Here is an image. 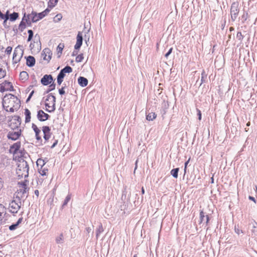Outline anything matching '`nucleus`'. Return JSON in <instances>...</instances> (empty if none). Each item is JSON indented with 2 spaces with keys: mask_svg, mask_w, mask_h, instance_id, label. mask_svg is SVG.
Segmentation results:
<instances>
[{
  "mask_svg": "<svg viewBox=\"0 0 257 257\" xmlns=\"http://www.w3.org/2000/svg\"><path fill=\"white\" fill-rule=\"evenodd\" d=\"M18 168L17 169V173L18 177H24L25 178H27L29 176V167L27 162L25 159H21L18 161Z\"/></svg>",
  "mask_w": 257,
  "mask_h": 257,
  "instance_id": "nucleus-3",
  "label": "nucleus"
},
{
  "mask_svg": "<svg viewBox=\"0 0 257 257\" xmlns=\"http://www.w3.org/2000/svg\"><path fill=\"white\" fill-rule=\"evenodd\" d=\"M34 93V90H33L31 92V93L29 94L28 97L27 98V99L26 100V102H28L30 100V99L32 98Z\"/></svg>",
  "mask_w": 257,
  "mask_h": 257,
  "instance_id": "nucleus-54",
  "label": "nucleus"
},
{
  "mask_svg": "<svg viewBox=\"0 0 257 257\" xmlns=\"http://www.w3.org/2000/svg\"><path fill=\"white\" fill-rule=\"evenodd\" d=\"M28 35H29L28 37H32L33 38V36H34L33 31L32 30H29L28 31Z\"/></svg>",
  "mask_w": 257,
  "mask_h": 257,
  "instance_id": "nucleus-58",
  "label": "nucleus"
},
{
  "mask_svg": "<svg viewBox=\"0 0 257 257\" xmlns=\"http://www.w3.org/2000/svg\"><path fill=\"white\" fill-rule=\"evenodd\" d=\"M52 53L50 49L45 48L42 53V55L44 56L43 59L49 61L51 59V56Z\"/></svg>",
  "mask_w": 257,
  "mask_h": 257,
  "instance_id": "nucleus-15",
  "label": "nucleus"
},
{
  "mask_svg": "<svg viewBox=\"0 0 257 257\" xmlns=\"http://www.w3.org/2000/svg\"><path fill=\"white\" fill-rule=\"evenodd\" d=\"M157 117V114L155 112H146V119L149 121H152Z\"/></svg>",
  "mask_w": 257,
  "mask_h": 257,
  "instance_id": "nucleus-24",
  "label": "nucleus"
},
{
  "mask_svg": "<svg viewBox=\"0 0 257 257\" xmlns=\"http://www.w3.org/2000/svg\"><path fill=\"white\" fill-rule=\"evenodd\" d=\"M29 190V188H24L20 189L19 190H18L17 192H18V193H22V194H24L27 192H28Z\"/></svg>",
  "mask_w": 257,
  "mask_h": 257,
  "instance_id": "nucleus-45",
  "label": "nucleus"
},
{
  "mask_svg": "<svg viewBox=\"0 0 257 257\" xmlns=\"http://www.w3.org/2000/svg\"><path fill=\"white\" fill-rule=\"evenodd\" d=\"M26 65L30 67L34 66L36 63L35 58L32 56H26Z\"/></svg>",
  "mask_w": 257,
  "mask_h": 257,
  "instance_id": "nucleus-16",
  "label": "nucleus"
},
{
  "mask_svg": "<svg viewBox=\"0 0 257 257\" xmlns=\"http://www.w3.org/2000/svg\"><path fill=\"white\" fill-rule=\"evenodd\" d=\"M8 90L13 91L14 89L11 82L5 80L3 83L0 84V92H4Z\"/></svg>",
  "mask_w": 257,
  "mask_h": 257,
  "instance_id": "nucleus-11",
  "label": "nucleus"
},
{
  "mask_svg": "<svg viewBox=\"0 0 257 257\" xmlns=\"http://www.w3.org/2000/svg\"><path fill=\"white\" fill-rule=\"evenodd\" d=\"M9 14V11H8L6 13V15L3 14L1 11L0 10V19L2 20H4L3 24L5 25V23L7 22V20H8V18L7 15Z\"/></svg>",
  "mask_w": 257,
  "mask_h": 257,
  "instance_id": "nucleus-32",
  "label": "nucleus"
},
{
  "mask_svg": "<svg viewBox=\"0 0 257 257\" xmlns=\"http://www.w3.org/2000/svg\"><path fill=\"white\" fill-rule=\"evenodd\" d=\"M58 0H49L48 3V8L52 9L57 4Z\"/></svg>",
  "mask_w": 257,
  "mask_h": 257,
  "instance_id": "nucleus-31",
  "label": "nucleus"
},
{
  "mask_svg": "<svg viewBox=\"0 0 257 257\" xmlns=\"http://www.w3.org/2000/svg\"><path fill=\"white\" fill-rule=\"evenodd\" d=\"M46 162L47 161H46L45 160L40 158L37 160L36 164L38 167L39 166H40V167H43Z\"/></svg>",
  "mask_w": 257,
  "mask_h": 257,
  "instance_id": "nucleus-34",
  "label": "nucleus"
},
{
  "mask_svg": "<svg viewBox=\"0 0 257 257\" xmlns=\"http://www.w3.org/2000/svg\"><path fill=\"white\" fill-rule=\"evenodd\" d=\"M9 125L12 130L18 128L21 124V118L19 116H14V119H9Z\"/></svg>",
  "mask_w": 257,
  "mask_h": 257,
  "instance_id": "nucleus-9",
  "label": "nucleus"
},
{
  "mask_svg": "<svg viewBox=\"0 0 257 257\" xmlns=\"http://www.w3.org/2000/svg\"><path fill=\"white\" fill-rule=\"evenodd\" d=\"M65 73H70L72 72V68L68 65H67L64 68L61 69Z\"/></svg>",
  "mask_w": 257,
  "mask_h": 257,
  "instance_id": "nucleus-37",
  "label": "nucleus"
},
{
  "mask_svg": "<svg viewBox=\"0 0 257 257\" xmlns=\"http://www.w3.org/2000/svg\"><path fill=\"white\" fill-rule=\"evenodd\" d=\"M70 199H71V195L68 194L67 196L66 197V198L62 204V208L67 205V204H68V202L70 201Z\"/></svg>",
  "mask_w": 257,
  "mask_h": 257,
  "instance_id": "nucleus-39",
  "label": "nucleus"
},
{
  "mask_svg": "<svg viewBox=\"0 0 257 257\" xmlns=\"http://www.w3.org/2000/svg\"><path fill=\"white\" fill-rule=\"evenodd\" d=\"M239 13L238 4L233 2L230 8L231 18L232 21H235Z\"/></svg>",
  "mask_w": 257,
  "mask_h": 257,
  "instance_id": "nucleus-8",
  "label": "nucleus"
},
{
  "mask_svg": "<svg viewBox=\"0 0 257 257\" xmlns=\"http://www.w3.org/2000/svg\"><path fill=\"white\" fill-rule=\"evenodd\" d=\"M21 135V130L19 131H14V130L12 132H10L8 134V138L9 139H11L13 141L17 140Z\"/></svg>",
  "mask_w": 257,
  "mask_h": 257,
  "instance_id": "nucleus-14",
  "label": "nucleus"
},
{
  "mask_svg": "<svg viewBox=\"0 0 257 257\" xmlns=\"http://www.w3.org/2000/svg\"><path fill=\"white\" fill-rule=\"evenodd\" d=\"M51 129L48 126H44L42 127V131L44 134H51Z\"/></svg>",
  "mask_w": 257,
  "mask_h": 257,
  "instance_id": "nucleus-38",
  "label": "nucleus"
},
{
  "mask_svg": "<svg viewBox=\"0 0 257 257\" xmlns=\"http://www.w3.org/2000/svg\"><path fill=\"white\" fill-rule=\"evenodd\" d=\"M37 35H36L35 36V40L34 42H31L30 44L29 47L31 50H34V51H37V52H39L41 49V43L40 41V38L39 36H38V40H36Z\"/></svg>",
  "mask_w": 257,
  "mask_h": 257,
  "instance_id": "nucleus-10",
  "label": "nucleus"
},
{
  "mask_svg": "<svg viewBox=\"0 0 257 257\" xmlns=\"http://www.w3.org/2000/svg\"><path fill=\"white\" fill-rule=\"evenodd\" d=\"M207 74L206 73L204 70H203L201 73V83L200 84V86L201 85V84L205 82L206 79L207 78Z\"/></svg>",
  "mask_w": 257,
  "mask_h": 257,
  "instance_id": "nucleus-35",
  "label": "nucleus"
},
{
  "mask_svg": "<svg viewBox=\"0 0 257 257\" xmlns=\"http://www.w3.org/2000/svg\"><path fill=\"white\" fill-rule=\"evenodd\" d=\"M31 112L28 108L25 109V123H28L31 121Z\"/></svg>",
  "mask_w": 257,
  "mask_h": 257,
  "instance_id": "nucleus-25",
  "label": "nucleus"
},
{
  "mask_svg": "<svg viewBox=\"0 0 257 257\" xmlns=\"http://www.w3.org/2000/svg\"><path fill=\"white\" fill-rule=\"evenodd\" d=\"M190 160V158H189V159L185 163V164H184V175L186 174V170H187V165L189 163V161Z\"/></svg>",
  "mask_w": 257,
  "mask_h": 257,
  "instance_id": "nucleus-53",
  "label": "nucleus"
},
{
  "mask_svg": "<svg viewBox=\"0 0 257 257\" xmlns=\"http://www.w3.org/2000/svg\"><path fill=\"white\" fill-rule=\"evenodd\" d=\"M71 146H63V149L60 151L61 153L64 152V154H66L67 152L70 151V147Z\"/></svg>",
  "mask_w": 257,
  "mask_h": 257,
  "instance_id": "nucleus-43",
  "label": "nucleus"
},
{
  "mask_svg": "<svg viewBox=\"0 0 257 257\" xmlns=\"http://www.w3.org/2000/svg\"><path fill=\"white\" fill-rule=\"evenodd\" d=\"M34 193L38 197L39 195V190H35V191H34Z\"/></svg>",
  "mask_w": 257,
  "mask_h": 257,
  "instance_id": "nucleus-64",
  "label": "nucleus"
},
{
  "mask_svg": "<svg viewBox=\"0 0 257 257\" xmlns=\"http://www.w3.org/2000/svg\"><path fill=\"white\" fill-rule=\"evenodd\" d=\"M37 117L39 121H44L48 119L50 117V115L45 113L43 110H39L37 112Z\"/></svg>",
  "mask_w": 257,
  "mask_h": 257,
  "instance_id": "nucleus-13",
  "label": "nucleus"
},
{
  "mask_svg": "<svg viewBox=\"0 0 257 257\" xmlns=\"http://www.w3.org/2000/svg\"><path fill=\"white\" fill-rule=\"evenodd\" d=\"M32 127L33 130H34V132L35 133L36 139L38 140H41V138L39 136V134L40 133L41 131L39 129V128L37 127V126L34 123L32 124Z\"/></svg>",
  "mask_w": 257,
  "mask_h": 257,
  "instance_id": "nucleus-19",
  "label": "nucleus"
},
{
  "mask_svg": "<svg viewBox=\"0 0 257 257\" xmlns=\"http://www.w3.org/2000/svg\"><path fill=\"white\" fill-rule=\"evenodd\" d=\"M76 43L74 46V50L72 54V56H76L78 54V51L82 45L83 36L81 32H79L76 37Z\"/></svg>",
  "mask_w": 257,
  "mask_h": 257,
  "instance_id": "nucleus-7",
  "label": "nucleus"
},
{
  "mask_svg": "<svg viewBox=\"0 0 257 257\" xmlns=\"http://www.w3.org/2000/svg\"><path fill=\"white\" fill-rule=\"evenodd\" d=\"M199 216H200L199 223L200 224L203 221L204 217H206V216H205V215H204V213L203 210L200 211Z\"/></svg>",
  "mask_w": 257,
  "mask_h": 257,
  "instance_id": "nucleus-42",
  "label": "nucleus"
},
{
  "mask_svg": "<svg viewBox=\"0 0 257 257\" xmlns=\"http://www.w3.org/2000/svg\"><path fill=\"white\" fill-rule=\"evenodd\" d=\"M63 81V79L57 77V83L59 85H60L62 84Z\"/></svg>",
  "mask_w": 257,
  "mask_h": 257,
  "instance_id": "nucleus-60",
  "label": "nucleus"
},
{
  "mask_svg": "<svg viewBox=\"0 0 257 257\" xmlns=\"http://www.w3.org/2000/svg\"><path fill=\"white\" fill-rule=\"evenodd\" d=\"M22 196H19L16 195V198L18 199V202H17L16 200H12L9 204L10 212L12 213H17L19 210L20 209L22 205L21 198Z\"/></svg>",
  "mask_w": 257,
  "mask_h": 257,
  "instance_id": "nucleus-4",
  "label": "nucleus"
},
{
  "mask_svg": "<svg viewBox=\"0 0 257 257\" xmlns=\"http://www.w3.org/2000/svg\"><path fill=\"white\" fill-rule=\"evenodd\" d=\"M38 172L42 176H46L48 172V169L43 167L38 168Z\"/></svg>",
  "mask_w": 257,
  "mask_h": 257,
  "instance_id": "nucleus-30",
  "label": "nucleus"
},
{
  "mask_svg": "<svg viewBox=\"0 0 257 257\" xmlns=\"http://www.w3.org/2000/svg\"><path fill=\"white\" fill-rule=\"evenodd\" d=\"M64 47V45L63 43H60L58 45V46H57V55H58V58L60 57Z\"/></svg>",
  "mask_w": 257,
  "mask_h": 257,
  "instance_id": "nucleus-28",
  "label": "nucleus"
},
{
  "mask_svg": "<svg viewBox=\"0 0 257 257\" xmlns=\"http://www.w3.org/2000/svg\"><path fill=\"white\" fill-rule=\"evenodd\" d=\"M50 135L51 134H44V139L46 141L48 140L50 138Z\"/></svg>",
  "mask_w": 257,
  "mask_h": 257,
  "instance_id": "nucleus-61",
  "label": "nucleus"
},
{
  "mask_svg": "<svg viewBox=\"0 0 257 257\" xmlns=\"http://www.w3.org/2000/svg\"><path fill=\"white\" fill-rule=\"evenodd\" d=\"M88 80L86 78L83 77V76H80L78 78V83L80 86L81 87H85L88 84Z\"/></svg>",
  "mask_w": 257,
  "mask_h": 257,
  "instance_id": "nucleus-17",
  "label": "nucleus"
},
{
  "mask_svg": "<svg viewBox=\"0 0 257 257\" xmlns=\"http://www.w3.org/2000/svg\"><path fill=\"white\" fill-rule=\"evenodd\" d=\"M234 230L235 233L237 234H239L240 233H243L242 231L238 228V226H237V227L236 225L235 226Z\"/></svg>",
  "mask_w": 257,
  "mask_h": 257,
  "instance_id": "nucleus-51",
  "label": "nucleus"
},
{
  "mask_svg": "<svg viewBox=\"0 0 257 257\" xmlns=\"http://www.w3.org/2000/svg\"><path fill=\"white\" fill-rule=\"evenodd\" d=\"M65 73L63 71H62V70H61L60 72L59 73V74L57 75V77H59L60 78H62L63 79L65 77Z\"/></svg>",
  "mask_w": 257,
  "mask_h": 257,
  "instance_id": "nucleus-48",
  "label": "nucleus"
},
{
  "mask_svg": "<svg viewBox=\"0 0 257 257\" xmlns=\"http://www.w3.org/2000/svg\"><path fill=\"white\" fill-rule=\"evenodd\" d=\"M63 234L61 233L59 236L57 237L56 238V242L57 243H61V241L63 240Z\"/></svg>",
  "mask_w": 257,
  "mask_h": 257,
  "instance_id": "nucleus-47",
  "label": "nucleus"
},
{
  "mask_svg": "<svg viewBox=\"0 0 257 257\" xmlns=\"http://www.w3.org/2000/svg\"><path fill=\"white\" fill-rule=\"evenodd\" d=\"M3 187V182L2 181V179L1 178H0V190L2 189Z\"/></svg>",
  "mask_w": 257,
  "mask_h": 257,
  "instance_id": "nucleus-62",
  "label": "nucleus"
},
{
  "mask_svg": "<svg viewBox=\"0 0 257 257\" xmlns=\"http://www.w3.org/2000/svg\"><path fill=\"white\" fill-rule=\"evenodd\" d=\"M104 231V229L102 223H100L96 229V237L98 239L99 235Z\"/></svg>",
  "mask_w": 257,
  "mask_h": 257,
  "instance_id": "nucleus-22",
  "label": "nucleus"
},
{
  "mask_svg": "<svg viewBox=\"0 0 257 257\" xmlns=\"http://www.w3.org/2000/svg\"><path fill=\"white\" fill-rule=\"evenodd\" d=\"M55 86H56V84L54 83V82L51 83L49 86V88L46 91V93H48L49 92L54 90L55 89Z\"/></svg>",
  "mask_w": 257,
  "mask_h": 257,
  "instance_id": "nucleus-41",
  "label": "nucleus"
},
{
  "mask_svg": "<svg viewBox=\"0 0 257 257\" xmlns=\"http://www.w3.org/2000/svg\"><path fill=\"white\" fill-rule=\"evenodd\" d=\"M236 37L240 41L242 40L243 38V36L240 32H237Z\"/></svg>",
  "mask_w": 257,
  "mask_h": 257,
  "instance_id": "nucleus-50",
  "label": "nucleus"
},
{
  "mask_svg": "<svg viewBox=\"0 0 257 257\" xmlns=\"http://www.w3.org/2000/svg\"><path fill=\"white\" fill-rule=\"evenodd\" d=\"M172 50H173V48H171L169 51L167 52V53H166V54L165 55V57H166V58H168V57L171 54V53L172 52Z\"/></svg>",
  "mask_w": 257,
  "mask_h": 257,
  "instance_id": "nucleus-59",
  "label": "nucleus"
},
{
  "mask_svg": "<svg viewBox=\"0 0 257 257\" xmlns=\"http://www.w3.org/2000/svg\"><path fill=\"white\" fill-rule=\"evenodd\" d=\"M241 18L244 21H246L248 18V13L247 12H244Z\"/></svg>",
  "mask_w": 257,
  "mask_h": 257,
  "instance_id": "nucleus-52",
  "label": "nucleus"
},
{
  "mask_svg": "<svg viewBox=\"0 0 257 257\" xmlns=\"http://www.w3.org/2000/svg\"><path fill=\"white\" fill-rule=\"evenodd\" d=\"M32 15H31V14H28L27 15L25 13V23L27 24L28 26H31L32 23H33L32 22Z\"/></svg>",
  "mask_w": 257,
  "mask_h": 257,
  "instance_id": "nucleus-26",
  "label": "nucleus"
},
{
  "mask_svg": "<svg viewBox=\"0 0 257 257\" xmlns=\"http://www.w3.org/2000/svg\"><path fill=\"white\" fill-rule=\"evenodd\" d=\"M59 93L61 95H64L65 94V89H64V88H61L59 89Z\"/></svg>",
  "mask_w": 257,
  "mask_h": 257,
  "instance_id": "nucleus-57",
  "label": "nucleus"
},
{
  "mask_svg": "<svg viewBox=\"0 0 257 257\" xmlns=\"http://www.w3.org/2000/svg\"><path fill=\"white\" fill-rule=\"evenodd\" d=\"M10 153L13 154V160L19 161L21 159H24L28 156L24 148H21V146H11L9 150Z\"/></svg>",
  "mask_w": 257,
  "mask_h": 257,
  "instance_id": "nucleus-2",
  "label": "nucleus"
},
{
  "mask_svg": "<svg viewBox=\"0 0 257 257\" xmlns=\"http://www.w3.org/2000/svg\"><path fill=\"white\" fill-rule=\"evenodd\" d=\"M197 116H198V119H199V120H201V117H201V111H200L199 109H198V108H197Z\"/></svg>",
  "mask_w": 257,
  "mask_h": 257,
  "instance_id": "nucleus-56",
  "label": "nucleus"
},
{
  "mask_svg": "<svg viewBox=\"0 0 257 257\" xmlns=\"http://www.w3.org/2000/svg\"><path fill=\"white\" fill-rule=\"evenodd\" d=\"M29 78V74L26 71H22L20 74V79L22 80H27Z\"/></svg>",
  "mask_w": 257,
  "mask_h": 257,
  "instance_id": "nucleus-29",
  "label": "nucleus"
},
{
  "mask_svg": "<svg viewBox=\"0 0 257 257\" xmlns=\"http://www.w3.org/2000/svg\"><path fill=\"white\" fill-rule=\"evenodd\" d=\"M251 231L255 235H257V223L253 225Z\"/></svg>",
  "mask_w": 257,
  "mask_h": 257,
  "instance_id": "nucleus-46",
  "label": "nucleus"
},
{
  "mask_svg": "<svg viewBox=\"0 0 257 257\" xmlns=\"http://www.w3.org/2000/svg\"><path fill=\"white\" fill-rule=\"evenodd\" d=\"M84 57H83V54H80L79 55H78L76 57V62H81L82 61Z\"/></svg>",
  "mask_w": 257,
  "mask_h": 257,
  "instance_id": "nucleus-44",
  "label": "nucleus"
},
{
  "mask_svg": "<svg viewBox=\"0 0 257 257\" xmlns=\"http://www.w3.org/2000/svg\"><path fill=\"white\" fill-rule=\"evenodd\" d=\"M6 211L5 207L2 204H0V222L3 220V214Z\"/></svg>",
  "mask_w": 257,
  "mask_h": 257,
  "instance_id": "nucleus-36",
  "label": "nucleus"
},
{
  "mask_svg": "<svg viewBox=\"0 0 257 257\" xmlns=\"http://www.w3.org/2000/svg\"><path fill=\"white\" fill-rule=\"evenodd\" d=\"M6 75V71L4 70L2 68L0 69V79L5 77Z\"/></svg>",
  "mask_w": 257,
  "mask_h": 257,
  "instance_id": "nucleus-49",
  "label": "nucleus"
},
{
  "mask_svg": "<svg viewBox=\"0 0 257 257\" xmlns=\"http://www.w3.org/2000/svg\"><path fill=\"white\" fill-rule=\"evenodd\" d=\"M50 10L51 9L48 7L45 10L40 13H37L36 12L32 11L31 13V15H32V22L33 23H36L43 19L50 12Z\"/></svg>",
  "mask_w": 257,
  "mask_h": 257,
  "instance_id": "nucleus-5",
  "label": "nucleus"
},
{
  "mask_svg": "<svg viewBox=\"0 0 257 257\" xmlns=\"http://www.w3.org/2000/svg\"><path fill=\"white\" fill-rule=\"evenodd\" d=\"M55 80L51 74H45L41 79V83L44 86H47L54 82Z\"/></svg>",
  "mask_w": 257,
  "mask_h": 257,
  "instance_id": "nucleus-12",
  "label": "nucleus"
},
{
  "mask_svg": "<svg viewBox=\"0 0 257 257\" xmlns=\"http://www.w3.org/2000/svg\"><path fill=\"white\" fill-rule=\"evenodd\" d=\"M52 102H53V105L52 106V109H49L47 108L46 109V110L48 112H53L56 109V107H55L56 99V97L54 95H53V96H52Z\"/></svg>",
  "mask_w": 257,
  "mask_h": 257,
  "instance_id": "nucleus-27",
  "label": "nucleus"
},
{
  "mask_svg": "<svg viewBox=\"0 0 257 257\" xmlns=\"http://www.w3.org/2000/svg\"><path fill=\"white\" fill-rule=\"evenodd\" d=\"M8 20H10L12 22L16 21L19 16V14L17 12H13L12 14L7 15Z\"/></svg>",
  "mask_w": 257,
  "mask_h": 257,
  "instance_id": "nucleus-20",
  "label": "nucleus"
},
{
  "mask_svg": "<svg viewBox=\"0 0 257 257\" xmlns=\"http://www.w3.org/2000/svg\"><path fill=\"white\" fill-rule=\"evenodd\" d=\"M206 225H208V224L209 223V217L208 215H206Z\"/></svg>",
  "mask_w": 257,
  "mask_h": 257,
  "instance_id": "nucleus-63",
  "label": "nucleus"
},
{
  "mask_svg": "<svg viewBox=\"0 0 257 257\" xmlns=\"http://www.w3.org/2000/svg\"><path fill=\"white\" fill-rule=\"evenodd\" d=\"M179 171V168H176L173 169L171 171L170 174L174 178H177L178 176Z\"/></svg>",
  "mask_w": 257,
  "mask_h": 257,
  "instance_id": "nucleus-33",
  "label": "nucleus"
},
{
  "mask_svg": "<svg viewBox=\"0 0 257 257\" xmlns=\"http://www.w3.org/2000/svg\"><path fill=\"white\" fill-rule=\"evenodd\" d=\"M23 220V217L20 218L17 222L15 223H13L12 225H10L9 227V228L10 230H15L18 226L19 225V224L22 222Z\"/></svg>",
  "mask_w": 257,
  "mask_h": 257,
  "instance_id": "nucleus-21",
  "label": "nucleus"
},
{
  "mask_svg": "<svg viewBox=\"0 0 257 257\" xmlns=\"http://www.w3.org/2000/svg\"><path fill=\"white\" fill-rule=\"evenodd\" d=\"M25 13L24 14L23 17L22 19L21 22H20L19 26V29L21 31V32H23L24 30L26 28V25L25 22Z\"/></svg>",
  "mask_w": 257,
  "mask_h": 257,
  "instance_id": "nucleus-23",
  "label": "nucleus"
},
{
  "mask_svg": "<svg viewBox=\"0 0 257 257\" xmlns=\"http://www.w3.org/2000/svg\"><path fill=\"white\" fill-rule=\"evenodd\" d=\"M168 108L169 104L168 103L164 102V104H163L162 108L160 110L163 119L165 118V115L167 113V109H168Z\"/></svg>",
  "mask_w": 257,
  "mask_h": 257,
  "instance_id": "nucleus-18",
  "label": "nucleus"
},
{
  "mask_svg": "<svg viewBox=\"0 0 257 257\" xmlns=\"http://www.w3.org/2000/svg\"><path fill=\"white\" fill-rule=\"evenodd\" d=\"M12 51V47L9 46L6 48V53L7 54H10Z\"/></svg>",
  "mask_w": 257,
  "mask_h": 257,
  "instance_id": "nucleus-55",
  "label": "nucleus"
},
{
  "mask_svg": "<svg viewBox=\"0 0 257 257\" xmlns=\"http://www.w3.org/2000/svg\"><path fill=\"white\" fill-rule=\"evenodd\" d=\"M28 183V181L27 180H25L24 181L18 182V185L22 187V188H28L27 187V184Z\"/></svg>",
  "mask_w": 257,
  "mask_h": 257,
  "instance_id": "nucleus-40",
  "label": "nucleus"
},
{
  "mask_svg": "<svg viewBox=\"0 0 257 257\" xmlns=\"http://www.w3.org/2000/svg\"><path fill=\"white\" fill-rule=\"evenodd\" d=\"M22 48V46L19 45L15 49L13 56V61L14 63L20 62L23 56L24 50Z\"/></svg>",
  "mask_w": 257,
  "mask_h": 257,
  "instance_id": "nucleus-6",
  "label": "nucleus"
},
{
  "mask_svg": "<svg viewBox=\"0 0 257 257\" xmlns=\"http://www.w3.org/2000/svg\"><path fill=\"white\" fill-rule=\"evenodd\" d=\"M20 100L17 96L11 93L6 94L2 101L3 107L7 111H8V108L11 106L9 111L11 112L19 109L20 107Z\"/></svg>",
  "mask_w": 257,
  "mask_h": 257,
  "instance_id": "nucleus-1",
  "label": "nucleus"
}]
</instances>
